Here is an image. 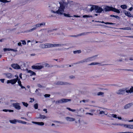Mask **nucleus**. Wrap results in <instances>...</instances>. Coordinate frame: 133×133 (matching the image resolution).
Here are the masks:
<instances>
[{"label":"nucleus","instance_id":"1","mask_svg":"<svg viewBox=\"0 0 133 133\" xmlns=\"http://www.w3.org/2000/svg\"><path fill=\"white\" fill-rule=\"evenodd\" d=\"M60 6L58 10L56 12L58 14L63 15L65 8L66 3L63 1H60L59 2Z\"/></svg>","mask_w":133,"mask_h":133},{"label":"nucleus","instance_id":"2","mask_svg":"<svg viewBox=\"0 0 133 133\" xmlns=\"http://www.w3.org/2000/svg\"><path fill=\"white\" fill-rule=\"evenodd\" d=\"M104 10L105 11H112L118 14L120 13V11L119 10L115 8L108 6H107L105 7Z\"/></svg>","mask_w":133,"mask_h":133},{"label":"nucleus","instance_id":"3","mask_svg":"<svg viewBox=\"0 0 133 133\" xmlns=\"http://www.w3.org/2000/svg\"><path fill=\"white\" fill-rule=\"evenodd\" d=\"M44 67L43 64L40 63H38L36 65L32 66L31 68L33 69L40 70L43 68Z\"/></svg>","mask_w":133,"mask_h":133},{"label":"nucleus","instance_id":"4","mask_svg":"<svg viewBox=\"0 0 133 133\" xmlns=\"http://www.w3.org/2000/svg\"><path fill=\"white\" fill-rule=\"evenodd\" d=\"M45 25V23L44 22L41 23L40 24H38L35 25V27H34L30 30H27V32H31L35 30L38 27H39L42 26H44Z\"/></svg>","mask_w":133,"mask_h":133},{"label":"nucleus","instance_id":"5","mask_svg":"<svg viewBox=\"0 0 133 133\" xmlns=\"http://www.w3.org/2000/svg\"><path fill=\"white\" fill-rule=\"evenodd\" d=\"M17 78L15 79H11L10 80H8L7 81L6 83L7 84L10 83L12 85L15 84L17 82L18 80V77L17 76Z\"/></svg>","mask_w":133,"mask_h":133},{"label":"nucleus","instance_id":"6","mask_svg":"<svg viewBox=\"0 0 133 133\" xmlns=\"http://www.w3.org/2000/svg\"><path fill=\"white\" fill-rule=\"evenodd\" d=\"M71 100L70 99L66 98H62L60 100L57 101L56 102V104L61 103H66L70 101Z\"/></svg>","mask_w":133,"mask_h":133},{"label":"nucleus","instance_id":"7","mask_svg":"<svg viewBox=\"0 0 133 133\" xmlns=\"http://www.w3.org/2000/svg\"><path fill=\"white\" fill-rule=\"evenodd\" d=\"M94 57H95V56H94L93 57H89L88 58H87V59H85L82 61H81L79 62L78 63H76L77 64V63H83L84 62H87L90 61H92V60L91 59L92 58Z\"/></svg>","mask_w":133,"mask_h":133},{"label":"nucleus","instance_id":"8","mask_svg":"<svg viewBox=\"0 0 133 133\" xmlns=\"http://www.w3.org/2000/svg\"><path fill=\"white\" fill-rule=\"evenodd\" d=\"M95 11L97 13H101L103 11L102 8L99 7L98 6L96 5L95 7Z\"/></svg>","mask_w":133,"mask_h":133},{"label":"nucleus","instance_id":"9","mask_svg":"<svg viewBox=\"0 0 133 133\" xmlns=\"http://www.w3.org/2000/svg\"><path fill=\"white\" fill-rule=\"evenodd\" d=\"M3 75L5 78L9 79L11 78L12 77V75L9 72L4 73Z\"/></svg>","mask_w":133,"mask_h":133},{"label":"nucleus","instance_id":"10","mask_svg":"<svg viewBox=\"0 0 133 133\" xmlns=\"http://www.w3.org/2000/svg\"><path fill=\"white\" fill-rule=\"evenodd\" d=\"M40 47L42 48H47L49 47L50 44L47 43L45 44H41L40 45Z\"/></svg>","mask_w":133,"mask_h":133},{"label":"nucleus","instance_id":"11","mask_svg":"<svg viewBox=\"0 0 133 133\" xmlns=\"http://www.w3.org/2000/svg\"><path fill=\"white\" fill-rule=\"evenodd\" d=\"M19 104L18 103H13L12 104L13 106L16 109L19 110L21 109V107L19 105Z\"/></svg>","mask_w":133,"mask_h":133},{"label":"nucleus","instance_id":"12","mask_svg":"<svg viewBox=\"0 0 133 133\" xmlns=\"http://www.w3.org/2000/svg\"><path fill=\"white\" fill-rule=\"evenodd\" d=\"M125 90H123L122 89L119 90L117 92H116V93L118 95H124L125 94Z\"/></svg>","mask_w":133,"mask_h":133},{"label":"nucleus","instance_id":"13","mask_svg":"<svg viewBox=\"0 0 133 133\" xmlns=\"http://www.w3.org/2000/svg\"><path fill=\"white\" fill-rule=\"evenodd\" d=\"M64 45L63 44H50V47H52L56 46H63Z\"/></svg>","mask_w":133,"mask_h":133},{"label":"nucleus","instance_id":"14","mask_svg":"<svg viewBox=\"0 0 133 133\" xmlns=\"http://www.w3.org/2000/svg\"><path fill=\"white\" fill-rule=\"evenodd\" d=\"M12 67L15 69H19L20 68L19 66L17 64H14L11 65Z\"/></svg>","mask_w":133,"mask_h":133},{"label":"nucleus","instance_id":"15","mask_svg":"<svg viewBox=\"0 0 133 133\" xmlns=\"http://www.w3.org/2000/svg\"><path fill=\"white\" fill-rule=\"evenodd\" d=\"M9 122H10V123H11L15 124L17 122L19 123V120L16 119H14L13 120H10Z\"/></svg>","mask_w":133,"mask_h":133},{"label":"nucleus","instance_id":"16","mask_svg":"<svg viewBox=\"0 0 133 133\" xmlns=\"http://www.w3.org/2000/svg\"><path fill=\"white\" fill-rule=\"evenodd\" d=\"M32 123L34 124H37L38 125H41V126H43V125L44 124V123L43 122H32Z\"/></svg>","mask_w":133,"mask_h":133},{"label":"nucleus","instance_id":"17","mask_svg":"<svg viewBox=\"0 0 133 133\" xmlns=\"http://www.w3.org/2000/svg\"><path fill=\"white\" fill-rule=\"evenodd\" d=\"M27 72L29 73L30 74V76H32V75H36V73L34 72L33 71H32L31 70H27Z\"/></svg>","mask_w":133,"mask_h":133},{"label":"nucleus","instance_id":"18","mask_svg":"<svg viewBox=\"0 0 133 133\" xmlns=\"http://www.w3.org/2000/svg\"><path fill=\"white\" fill-rule=\"evenodd\" d=\"M65 119L67 121H73L75 120V119L74 118L70 117H66Z\"/></svg>","mask_w":133,"mask_h":133},{"label":"nucleus","instance_id":"19","mask_svg":"<svg viewBox=\"0 0 133 133\" xmlns=\"http://www.w3.org/2000/svg\"><path fill=\"white\" fill-rule=\"evenodd\" d=\"M93 32L94 33H98V32H85L83 33H81V34H79V35L81 36L82 35H86L88 33H92Z\"/></svg>","mask_w":133,"mask_h":133},{"label":"nucleus","instance_id":"20","mask_svg":"<svg viewBox=\"0 0 133 133\" xmlns=\"http://www.w3.org/2000/svg\"><path fill=\"white\" fill-rule=\"evenodd\" d=\"M38 118L41 119H44L47 118H48V117L44 115H39V117Z\"/></svg>","mask_w":133,"mask_h":133},{"label":"nucleus","instance_id":"21","mask_svg":"<svg viewBox=\"0 0 133 133\" xmlns=\"http://www.w3.org/2000/svg\"><path fill=\"white\" fill-rule=\"evenodd\" d=\"M126 92L128 93H132L133 92V87L132 86L131 88L130 89V90H126L125 91Z\"/></svg>","mask_w":133,"mask_h":133},{"label":"nucleus","instance_id":"22","mask_svg":"<svg viewBox=\"0 0 133 133\" xmlns=\"http://www.w3.org/2000/svg\"><path fill=\"white\" fill-rule=\"evenodd\" d=\"M125 14L128 17H132L129 11H126L125 12Z\"/></svg>","mask_w":133,"mask_h":133},{"label":"nucleus","instance_id":"23","mask_svg":"<svg viewBox=\"0 0 133 133\" xmlns=\"http://www.w3.org/2000/svg\"><path fill=\"white\" fill-rule=\"evenodd\" d=\"M131 106V103H128L125 105L124 106L125 109H127L130 108Z\"/></svg>","mask_w":133,"mask_h":133},{"label":"nucleus","instance_id":"24","mask_svg":"<svg viewBox=\"0 0 133 133\" xmlns=\"http://www.w3.org/2000/svg\"><path fill=\"white\" fill-rule=\"evenodd\" d=\"M66 83H65L64 82H61V81L59 82H59H58L57 83V84L58 85H65Z\"/></svg>","mask_w":133,"mask_h":133},{"label":"nucleus","instance_id":"25","mask_svg":"<svg viewBox=\"0 0 133 133\" xmlns=\"http://www.w3.org/2000/svg\"><path fill=\"white\" fill-rule=\"evenodd\" d=\"M1 2L4 3H6L10 2L11 1L10 0H0Z\"/></svg>","mask_w":133,"mask_h":133},{"label":"nucleus","instance_id":"26","mask_svg":"<svg viewBox=\"0 0 133 133\" xmlns=\"http://www.w3.org/2000/svg\"><path fill=\"white\" fill-rule=\"evenodd\" d=\"M121 7L123 9H126L127 8V6L125 5H121Z\"/></svg>","mask_w":133,"mask_h":133},{"label":"nucleus","instance_id":"27","mask_svg":"<svg viewBox=\"0 0 133 133\" xmlns=\"http://www.w3.org/2000/svg\"><path fill=\"white\" fill-rule=\"evenodd\" d=\"M2 111H3L7 112V111H9V112H13L14 111V110H9V109H3Z\"/></svg>","mask_w":133,"mask_h":133},{"label":"nucleus","instance_id":"28","mask_svg":"<svg viewBox=\"0 0 133 133\" xmlns=\"http://www.w3.org/2000/svg\"><path fill=\"white\" fill-rule=\"evenodd\" d=\"M96 5H92L90 9V10L91 11H92L94 10H95V7Z\"/></svg>","mask_w":133,"mask_h":133},{"label":"nucleus","instance_id":"29","mask_svg":"<svg viewBox=\"0 0 133 133\" xmlns=\"http://www.w3.org/2000/svg\"><path fill=\"white\" fill-rule=\"evenodd\" d=\"M110 16L111 17H115L118 19H119V17L115 15H110Z\"/></svg>","mask_w":133,"mask_h":133},{"label":"nucleus","instance_id":"30","mask_svg":"<svg viewBox=\"0 0 133 133\" xmlns=\"http://www.w3.org/2000/svg\"><path fill=\"white\" fill-rule=\"evenodd\" d=\"M81 51L80 50L74 51V53L75 54H76L77 53H81Z\"/></svg>","mask_w":133,"mask_h":133},{"label":"nucleus","instance_id":"31","mask_svg":"<svg viewBox=\"0 0 133 133\" xmlns=\"http://www.w3.org/2000/svg\"><path fill=\"white\" fill-rule=\"evenodd\" d=\"M63 15L65 17H72V16H70V15L69 14H66L65 13H64Z\"/></svg>","mask_w":133,"mask_h":133},{"label":"nucleus","instance_id":"32","mask_svg":"<svg viewBox=\"0 0 133 133\" xmlns=\"http://www.w3.org/2000/svg\"><path fill=\"white\" fill-rule=\"evenodd\" d=\"M36 93L37 94V95L41 96V94L39 92L38 90V89H36V91H35Z\"/></svg>","mask_w":133,"mask_h":133},{"label":"nucleus","instance_id":"33","mask_svg":"<svg viewBox=\"0 0 133 133\" xmlns=\"http://www.w3.org/2000/svg\"><path fill=\"white\" fill-rule=\"evenodd\" d=\"M22 103L24 106L26 107H27L28 105L27 103L25 102H22Z\"/></svg>","mask_w":133,"mask_h":133},{"label":"nucleus","instance_id":"34","mask_svg":"<svg viewBox=\"0 0 133 133\" xmlns=\"http://www.w3.org/2000/svg\"><path fill=\"white\" fill-rule=\"evenodd\" d=\"M122 29H124V30H130L131 29L130 27H125L124 28Z\"/></svg>","mask_w":133,"mask_h":133},{"label":"nucleus","instance_id":"35","mask_svg":"<svg viewBox=\"0 0 133 133\" xmlns=\"http://www.w3.org/2000/svg\"><path fill=\"white\" fill-rule=\"evenodd\" d=\"M19 123H23L24 124H26V122L25 121H22L19 120Z\"/></svg>","mask_w":133,"mask_h":133},{"label":"nucleus","instance_id":"36","mask_svg":"<svg viewBox=\"0 0 133 133\" xmlns=\"http://www.w3.org/2000/svg\"><path fill=\"white\" fill-rule=\"evenodd\" d=\"M98 63L97 62H95V63H92L90 64H89L88 65H96V64H98Z\"/></svg>","mask_w":133,"mask_h":133},{"label":"nucleus","instance_id":"37","mask_svg":"<svg viewBox=\"0 0 133 133\" xmlns=\"http://www.w3.org/2000/svg\"><path fill=\"white\" fill-rule=\"evenodd\" d=\"M3 50L4 51H10V49L5 48L3 49Z\"/></svg>","mask_w":133,"mask_h":133},{"label":"nucleus","instance_id":"38","mask_svg":"<svg viewBox=\"0 0 133 133\" xmlns=\"http://www.w3.org/2000/svg\"><path fill=\"white\" fill-rule=\"evenodd\" d=\"M34 107L36 109H37L38 108V105L36 103L34 105Z\"/></svg>","mask_w":133,"mask_h":133},{"label":"nucleus","instance_id":"39","mask_svg":"<svg viewBox=\"0 0 133 133\" xmlns=\"http://www.w3.org/2000/svg\"><path fill=\"white\" fill-rule=\"evenodd\" d=\"M83 18H88L90 17V16L89 15H84L83 16Z\"/></svg>","mask_w":133,"mask_h":133},{"label":"nucleus","instance_id":"40","mask_svg":"<svg viewBox=\"0 0 133 133\" xmlns=\"http://www.w3.org/2000/svg\"><path fill=\"white\" fill-rule=\"evenodd\" d=\"M104 94V93L101 92H99L98 93H97V95H103Z\"/></svg>","mask_w":133,"mask_h":133},{"label":"nucleus","instance_id":"41","mask_svg":"<svg viewBox=\"0 0 133 133\" xmlns=\"http://www.w3.org/2000/svg\"><path fill=\"white\" fill-rule=\"evenodd\" d=\"M129 128L130 129H133V125H129Z\"/></svg>","mask_w":133,"mask_h":133},{"label":"nucleus","instance_id":"42","mask_svg":"<svg viewBox=\"0 0 133 133\" xmlns=\"http://www.w3.org/2000/svg\"><path fill=\"white\" fill-rule=\"evenodd\" d=\"M21 41L22 42V44H23L25 45L26 44L25 41L24 40H21Z\"/></svg>","mask_w":133,"mask_h":133},{"label":"nucleus","instance_id":"43","mask_svg":"<svg viewBox=\"0 0 133 133\" xmlns=\"http://www.w3.org/2000/svg\"><path fill=\"white\" fill-rule=\"evenodd\" d=\"M18 85L19 86L21 85V82L20 80H18Z\"/></svg>","mask_w":133,"mask_h":133},{"label":"nucleus","instance_id":"44","mask_svg":"<svg viewBox=\"0 0 133 133\" xmlns=\"http://www.w3.org/2000/svg\"><path fill=\"white\" fill-rule=\"evenodd\" d=\"M123 125H124V127L126 128H128L129 125L124 124Z\"/></svg>","mask_w":133,"mask_h":133},{"label":"nucleus","instance_id":"45","mask_svg":"<svg viewBox=\"0 0 133 133\" xmlns=\"http://www.w3.org/2000/svg\"><path fill=\"white\" fill-rule=\"evenodd\" d=\"M10 51H12L14 52H16L17 51V50L16 49H10Z\"/></svg>","mask_w":133,"mask_h":133},{"label":"nucleus","instance_id":"46","mask_svg":"<svg viewBox=\"0 0 133 133\" xmlns=\"http://www.w3.org/2000/svg\"><path fill=\"white\" fill-rule=\"evenodd\" d=\"M44 96L45 97H49L50 95L46 94L44 95Z\"/></svg>","mask_w":133,"mask_h":133},{"label":"nucleus","instance_id":"47","mask_svg":"<svg viewBox=\"0 0 133 133\" xmlns=\"http://www.w3.org/2000/svg\"><path fill=\"white\" fill-rule=\"evenodd\" d=\"M112 117L114 118H117V116L116 114H113Z\"/></svg>","mask_w":133,"mask_h":133},{"label":"nucleus","instance_id":"48","mask_svg":"<svg viewBox=\"0 0 133 133\" xmlns=\"http://www.w3.org/2000/svg\"><path fill=\"white\" fill-rule=\"evenodd\" d=\"M4 80H5L4 79H1V82L2 83H4Z\"/></svg>","mask_w":133,"mask_h":133},{"label":"nucleus","instance_id":"49","mask_svg":"<svg viewBox=\"0 0 133 133\" xmlns=\"http://www.w3.org/2000/svg\"><path fill=\"white\" fill-rule=\"evenodd\" d=\"M104 113V111H101L100 112L99 114H102Z\"/></svg>","mask_w":133,"mask_h":133},{"label":"nucleus","instance_id":"50","mask_svg":"<svg viewBox=\"0 0 133 133\" xmlns=\"http://www.w3.org/2000/svg\"><path fill=\"white\" fill-rule=\"evenodd\" d=\"M37 86L39 88H42V86L39 84H37Z\"/></svg>","mask_w":133,"mask_h":133},{"label":"nucleus","instance_id":"51","mask_svg":"<svg viewBox=\"0 0 133 133\" xmlns=\"http://www.w3.org/2000/svg\"><path fill=\"white\" fill-rule=\"evenodd\" d=\"M44 64V66H45V67L49 66V64Z\"/></svg>","mask_w":133,"mask_h":133},{"label":"nucleus","instance_id":"52","mask_svg":"<svg viewBox=\"0 0 133 133\" xmlns=\"http://www.w3.org/2000/svg\"><path fill=\"white\" fill-rule=\"evenodd\" d=\"M74 17H80V16H79L76 15H74Z\"/></svg>","mask_w":133,"mask_h":133},{"label":"nucleus","instance_id":"53","mask_svg":"<svg viewBox=\"0 0 133 133\" xmlns=\"http://www.w3.org/2000/svg\"><path fill=\"white\" fill-rule=\"evenodd\" d=\"M43 111L45 112V113H47V110L46 109H43Z\"/></svg>","mask_w":133,"mask_h":133},{"label":"nucleus","instance_id":"54","mask_svg":"<svg viewBox=\"0 0 133 133\" xmlns=\"http://www.w3.org/2000/svg\"><path fill=\"white\" fill-rule=\"evenodd\" d=\"M20 86L21 87V88L22 89H25V88L24 87L22 86V85H21Z\"/></svg>","mask_w":133,"mask_h":133},{"label":"nucleus","instance_id":"55","mask_svg":"<svg viewBox=\"0 0 133 133\" xmlns=\"http://www.w3.org/2000/svg\"><path fill=\"white\" fill-rule=\"evenodd\" d=\"M18 46H22L21 43V42H19L18 43Z\"/></svg>","mask_w":133,"mask_h":133},{"label":"nucleus","instance_id":"56","mask_svg":"<svg viewBox=\"0 0 133 133\" xmlns=\"http://www.w3.org/2000/svg\"><path fill=\"white\" fill-rule=\"evenodd\" d=\"M133 9V8L132 7H131L129 9V10L130 11H131Z\"/></svg>","mask_w":133,"mask_h":133},{"label":"nucleus","instance_id":"57","mask_svg":"<svg viewBox=\"0 0 133 133\" xmlns=\"http://www.w3.org/2000/svg\"><path fill=\"white\" fill-rule=\"evenodd\" d=\"M87 114H88L90 115H93V114H92L90 113H86Z\"/></svg>","mask_w":133,"mask_h":133},{"label":"nucleus","instance_id":"58","mask_svg":"<svg viewBox=\"0 0 133 133\" xmlns=\"http://www.w3.org/2000/svg\"><path fill=\"white\" fill-rule=\"evenodd\" d=\"M74 77V76L73 75L70 76H69V78H72Z\"/></svg>","mask_w":133,"mask_h":133},{"label":"nucleus","instance_id":"59","mask_svg":"<svg viewBox=\"0 0 133 133\" xmlns=\"http://www.w3.org/2000/svg\"><path fill=\"white\" fill-rule=\"evenodd\" d=\"M31 99L32 100H33V101L32 100H31L30 101V102H32L33 101H34V99H32V98Z\"/></svg>","mask_w":133,"mask_h":133},{"label":"nucleus","instance_id":"60","mask_svg":"<svg viewBox=\"0 0 133 133\" xmlns=\"http://www.w3.org/2000/svg\"><path fill=\"white\" fill-rule=\"evenodd\" d=\"M4 39H1L0 40V42H2L3 41H4Z\"/></svg>","mask_w":133,"mask_h":133},{"label":"nucleus","instance_id":"61","mask_svg":"<svg viewBox=\"0 0 133 133\" xmlns=\"http://www.w3.org/2000/svg\"><path fill=\"white\" fill-rule=\"evenodd\" d=\"M71 111L72 112H75V109H71Z\"/></svg>","mask_w":133,"mask_h":133},{"label":"nucleus","instance_id":"62","mask_svg":"<svg viewBox=\"0 0 133 133\" xmlns=\"http://www.w3.org/2000/svg\"><path fill=\"white\" fill-rule=\"evenodd\" d=\"M67 109L70 111H71V109L70 108H67Z\"/></svg>","mask_w":133,"mask_h":133},{"label":"nucleus","instance_id":"63","mask_svg":"<svg viewBox=\"0 0 133 133\" xmlns=\"http://www.w3.org/2000/svg\"><path fill=\"white\" fill-rule=\"evenodd\" d=\"M22 74H20L19 75V77H20V78H22Z\"/></svg>","mask_w":133,"mask_h":133},{"label":"nucleus","instance_id":"64","mask_svg":"<svg viewBox=\"0 0 133 133\" xmlns=\"http://www.w3.org/2000/svg\"><path fill=\"white\" fill-rule=\"evenodd\" d=\"M129 122H133V119H132V120H129Z\"/></svg>","mask_w":133,"mask_h":133}]
</instances>
